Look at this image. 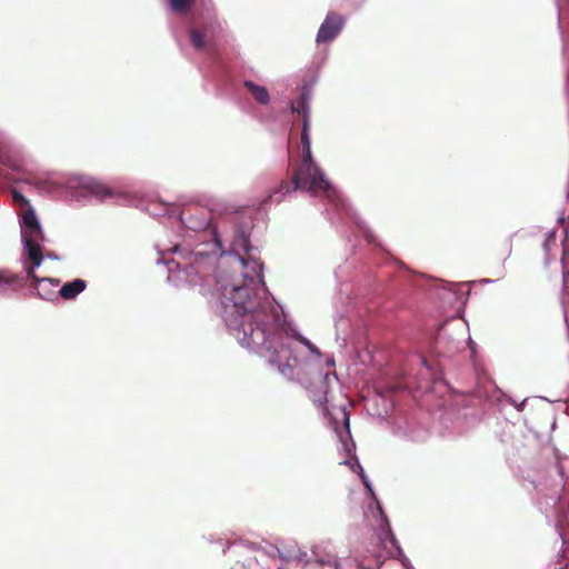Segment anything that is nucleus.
<instances>
[{
  "label": "nucleus",
  "mask_w": 569,
  "mask_h": 569,
  "mask_svg": "<svg viewBox=\"0 0 569 569\" xmlns=\"http://www.w3.org/2000/svg\"><path fill=\"white\" fill-rule=\"evenodd\" d=\"M559 221H560V223H561V224H563V223H565V218H563V217H560V218H559Z\"/></svg>",
  "instance_id": "18"
},
{
  "label": "nucleus",
  "mask_w": 569,
  "mask_h": 569,
  "mask_svg": "<svg viewBox=\"0 0 569 569\" xmlns=\"http://www.w3.org/2000/svg\"><path fill=\"white\" fill-rule=\"evenodd\" d=\"M6 178L10 182L30 183V184H34L37 188H42L44 184V181L33 178L30 176V173H27V172H22L21 177H19V178H13L10 176H6Z\"/></svg>",
  "instance_id": "14"
},
{
  "label": "nucleus",
  "mask_w": 569,
  "mask_h": 569,
  "mask_svg": "<svg viewBox=\"0 0 569 569\" xmlns=\"http://www.w3.org/2000/svg\"><path fill=\"white\" fill-rule=\"evenodd\" d=\"M559 569H563L562 567H560Z\"/></svg>",
  "instance_id": "19"
},
{
  "label": "nucleus",
  "mask_w": 569,
  "mask_h": 569,
  "mask_svg": "<svg viewBox=\"0 0 569 569\" xmlns=\"http://www.w3.org/2000/svg\"><path fill=\"white\" fill-rule=\"evenodd\" d=\"M561 305L563 309V318L569 330V270L563 267L562 271V295Z\"/></svg>",
  "instance_id": "9"
},
{
  "label": "nucleus",
  "mask_w": 569,
  "mask_h": 569,
  "mask_svg": "<svg viewBox=\"0 0 569 569\" xmlns=\"http://www.w3.org/2000/svg\"><path fill=\"white\" fill-rule=\"evenodd\" d=\"M24 236L38 237L40 239L44 238L43 230L39 223V220L33 211V209H27L22 214V231L21 238Z\"/></svg>",
  "instance_id": "6"
},
{
  "label": "nucleus",
  "mask_w": 569,
  "mask_h": 569,
  "mask_svg": "<svg viewBox=\"0 0 569 569\" xmlns=\"http://www.w3.org/2000/svg\"><path fill=\"white\" fill-rule=\"evenodd\" d=\"M262 266L257 261L233 257L231 274H219L218 286L224 309L227 326L239 333L250 347H262L264 357L277 366L284 377L292 378L299 365L297 351L299 343L318 352L313 345L300 337L296 339L280 325L276 309L268 300L260 299L254 292L261 281Z\"/></svg>",
  "instance_id": "1"
},
{
  "label": "nucleus",
  "mask_w": 569,
  "mask_h": 569,
  "mask_svg": "<svg viewBox=\"0 0 569 569\" xmlns=\"http://www.w3.org/2000/svg\"><path fill=\"white\" fill-rule=\"evenodd\" d=\"M206 39H207L206 30H199L196 28H192L190 30V40H191L192 46L196 49H198V50L203 49L207 43Z\"/></svg>",
  "instance_id": "13"
},
{
  "label": "nucleus",
  "mask_w": 569,
  "mask_h": 569,
  "mask_svg": "<svg viewBox=\"0 0 569 569\" xmlns=\"http://www.w3.org/2000/svg\"><path fill=\"white\" fill-rule=\"evenodd\" d=\"M87 287V283L82 279H74L70 282L64 283L60 290L59 295L66 299L71 300L74 299L79 293H81Z\"/></svg>",
  "instance_id": "7"
},
{
  "label": "nucleus",
  "mask_w": 569,
  "mask_h": 569,
  "mask_svg": "<svg viewBox=\"0 0 569 569\" xmlns=\"http://www.w3.org/2000/svg\"><path fill=\"white\" fill-rule=\"evenodd\" d=\"M335 379H337V376L333 372H319L312 378V381L308 387L310 391V398L312 399L313 403L321 408L327 417H331V413L327 407V402L330 385Z\"/></svg>",
  "instance_id": "4"
},
{
  "label": "nucleus",
  "mask_w": 569,
  "mask_h": 569,
  "mask_svg": "<svg viewBox=\"0 0 569 569\" xmlns=\"http://www.w3.org/2000/svg\"><path fill=\"white\" fill-rule=\"evenodd\" d=\"M11 193H12V198H13L14 202L19 203L22 207H26L29 204V202L24 198V196L22 193H20L19 191H17L16 189H12Z\"/></svg>",
  "instance_id": "17"
},
{
  "label": "nucleus",
  "mask_w": 569,
  "mask_h": 569,
  "mask_svg": "<svg viewBox=\"0 0 569 569\" xmlns=\"http://www.w3.org/2000/svg\"><path fill=\"white\" fill-rule=\"evenodd\" d=\"M244 87L249 90L257 102L261 104H267L269 102L270 97L266 87L258 86L250 80L244 81Z\"/></svg>",
  "instance_id": "10"
},
{
  "label": "nucleus",
  "mask_w": 569,
  "mask_h": 569,
  "mask_svg": "<svg viewBox=\"0 0 569 569\" xmlns=\"http://www.w3.org/2000/svg\"><path fill=\"white\" fill-rule=\"evenodd\" d=\"M559 14L569 18V0H558Z\"/></svg>",
  "instance_id": "16"
},
{
  "label": "nucleus",
  "mask_w": 569,
  "mask_h": 569,
  "mask_svg": "<svg viewBox=\"0 0 569 569\" xmlns=\"http://www.w3.org/2000/svg\"><path fill=\"white\" fill-rule=\"evenodd\" d=\"M87 189L89 192L100 200H104L107 198L113 197V191L110 187L107 184L99 182V181H91L87 184Z\"/></svg>",
  "instance_id": "11"
},
{
  "label": "nucleus",
  "mask_w": 569,
  "mask_h": 569,
  "mask_svg": "<svg viewBox=\"0 0 569 569\" xmlns=\"http://www.w3.org/2000/svg\"><path fill=\"white\" fill-rule=\"evenodd\" d=\"M340 415L342 418V425H340L336 419L331 420L332 428L339 439L345 442L346 437L350 436V419H349V412L347 411L346 407L340 408Z\"/></svg>",
  "instance_id": "8"
},
{
  "label": "nucleus",
  "mask_w": 569,
  "mask_h": 569,
  "mask_svg": "<svg viewBox=\"0 0 569 569\" xmlns=\"http://www.w3.org/2000/svg\"><path fill=\"white\" fill-rule=\"evenodd\" d=\"M24 283V277L10 273L7 270L0 271V287H21Z\"/></svg>",
  "instance_id": "12"
},
{
  "label": "nucleus",
  "mask_w": 569,
  "mask_h": 569,
  "mask_svg": "<svg viewBox=\"0 0 569 569\" xmlns=\"http://www.w3.org/2000/svg\"><path fill=\"white\" fill-rule=\"evenodd\" d=\"M291 111L302 118V130L300 137L302 158L300 163L293 169L291 180L281 181L279 190L270 194V198L274 199L276 202H280L282 197H277L279 192L284 194L297 190L308 191L312 196L323 193L327 197H330L333 190L322 170L315 162L311 152V140L309 134L310 111L306 93H301L295 102H291Z\"/></svg>",
  "instance_id": "2"
},
{
  "label": "nucleus",
  "mask_w": 569,
  "mask_h": 569,
  "mask_svg": "<svg viewBox=\"0 0 569 569\" xmlns=\"http://www.w3.org/2000/svg\"><path fill=\"white\" fill-rule=\"evenodd\" d=\"M43 239H40L38 237L31 236H24L22 238L23 244H24V253L27 257V260L30 264L26 263L24 269L27 272V278L31 279L34 282V286L38 290V295L46 300H50L52 293L51 292H44L43 288L41 287L42 283L46 281V279H40L36 274L34 269L39 267L43 261V253L42 248L40 246V241Z\"/></svg>",
  "instance_id": "3"
},
{
  "label": "nucleus",
  "mask_w": 569,
  "mask_h": 569,
  "mask_svg": "<svg viewBox=\"0 0 569 569\" xmlns=\"http://www.w3.org/2000/svg\"><path fill=\"white\" fill-rule=\"evenodd\" d=\"M172 10L177 12H188L194 4V0H169Z\"/></svg>",
  "instance_id": "15"
},
{
  "label": "nucleus",
  "mask_w": 569,
  "mask_h": 569,
  "mask_svg": "<svg viewBox=\"0 0 569 569\" xmlns=\"http://www.w3.org/2000/svg\"><path fill=\"white\" fill-rule=\"evenodd\" d=\"M345 19L337 12H329L319 28L317 33V42L332 41L341 31Z\"/></svg>",
  "instance_id": "5"
}]
</instances>
